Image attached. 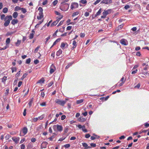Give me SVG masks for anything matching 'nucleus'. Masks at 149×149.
<instances>
[{"mask_svg": "<svg viewBox=\"0 0 149 149\" xmlns=\"http://www.w3.org/2000/svg\"><path fill=\"white\" fill-rule=\"evenodd\" d=\"M102 8H100L98 11L96 13V15H95V17H96L97 16H98L100 15L101 13Z\"/></svg>", "mask_w": 149, "mask_h": 149, "instance_id": "21", "label": "nucleus"}, {"mask_svg": "<svg viewBox=\"0 0 149 149\" xmlns=\"http://www.w3.org/2000/svg\"><path fill=\"white\" fill-rule=\"evenodd\" d=\"M32 33L30 34L29 36V38L30 39H32L33 38L34 36V35L35 33V32L33 30H32Z\"/></svg>", "mask_w": 149, "mask_h": 149, "instance_id": "17", "label": "nucleus"}, {"mask_svg": "<svg viewBox=\"0 0 149 149\" xmlns=\"http://www.w3.org/2000/svg\"><path fill=\"white\" fill-rule=\"evenodd\" d=\"M58 23V22L56 21H54L52 24L51 26H55Z\"/></svg>", "mask_w": 149, "mask_h": 149, "instance_id": "32", "label": "nucleus"}, {"mask_svg": "<svg viewBox=\"0 0 149 149\" xmlns=\"http://www.w3.org/2000/svg\"><path fill=\"white\" fill-rule=\"evenodd\" d=\"M18 22V20L17 19H13L11 22V24L13 25H15V24L17 23Z\"/></svg>", "mask_w": 149, "mask_h": 149, "instance_id": "14", "label": "nucleus"}, {"mask_svg": "<svg viewBox=\"0 0 149 149\" xmlns=\"http://www.w3.org/2000/svg\"><path fill=\"white\" fill-rule=\"evenodd\" d=\"M22 81H19L18 82V87H20L21 86V85L22 84Z\"/></svg>", "mask_w": 149, "mask_h": 149, "instance_id": "55", "label": "nucleus"}, {"mask_svg": "<svg viewBox=\"0 0 149 149\" xmlns=\"http://www.w3.org/2000/svg\"><path fill=\"white\" fill-rule=\"evenodd\" d=\"M9 89H7L6 91V92L5 93V95H8L9 93Z\"/></svg>", "mask_w": 149, "mask_h": 149, "instance_id": "54", "label": "nucleus"}, {"mask_svg": "<svg viewBox=\"0 0 149 149\" xmlns=\"http://www.w3.org/2000/svg\"><path fill=\"white\" fill-rule=\"evenodd\" d=\"M67 4H66L63 6L61 7L60 9L62 11H65L67 10L69 8V5L68 6Z\"/></svg>", "mask_w": 149, "mask_h": 149, "instance_id": "8", "label": "nucleus"}, {"mask_svg": "<svg viewBox=\"0 0 149 149\" xmlns=\"http://www.w3.org/2000/svg\"><path fill=\"white\" fill-rule=\"evenodd\" d=\"M80 2L83 4H86L87 3L86 0H81Z\"/></svg>", "mask_w": 149, "mask_h": 149, "instance_id": "36", "label": "nucleus"}, {"mask_svg": "<svg viewBox=\"0 0 149 149\" xmlns=\"http://www.w3.org/2000/svg\"><path fill=\"white\" fill-rule=\"evenodd\" d=\"M11 137V136L9 134L5 136V138L6 140H8Z\"/></svg>", "mask_w": 149, "mask_h": 149, "instance_id": "44", "label": "nucleus"}, {"mask_svg": "<svg viewBox=\"0 0 149 149\" xmlns=\"http://www.w3.org/2000/svg\"><path fill=\"white\" fill-rule=\"evenodd\" d=\"M66 100H62L58 99H57L55 100V102L58 104L62 106H63L64 104L66 103L67 100H68L66 99Z\"/></svg>", "mask_w": 149, "mask_h": 149, "instance_id": "2", "label": "nucleus"}, {"mask_svg": "<svg viewBox=\"0 0 149 149\" xmlns=\"http://www.w3.org/2000/svg\"><path fill=\"white\" fill-rule=\"evenodd\" d=\"M48 143L46 141L43 142L41 144V148H45L46 147Z\"/></svg>", "mask_w": 149, "mask_h": 149, "instance_id": "11", "label": "nucleus"}, {"mask_svg": "<svg viewBox=\"0 0 149 149\" xmlns=\"http://www.w3.org/2000/svg\"><path fill=\"white\" fill-rule=\"evenodd\" d=\"M120 42L123 45H127L124 39H121L120 41Z\"/></svg>", "mask_w": 149, "mask_h": 149, "instance_id": "19", "label": "nucleus"}, {"mask_svg": "<svg viewBox=\"0 0 149 149\" xmlns=\"http://www.w3.org/2000/svg\"><path fill=\"white\" fill-rule=\"evenodd\" d=\"M54 129L55 130V128H56L57 130L59 132H61L62 131L63 128L62 126L59 125H54L53 127Z\"/></svg>", "mask_w": 149, "mask_h": 149, "instance_id": "5", "label": "nucleus"}, {"mask_svg": "<svg viewBox=\"0 0 149 149\" xmlns=\"http://www.w3.org/2000/svg\"><path fill=\"white\" fill-rule=\"evenodd\" d=\"M12 70V72L13 73L14 72H16L17 71V69L16 67H13L11 68Z\"/></svg>", "mask_w": 149, "mask_h": 149, "instance_id": "30", "label": "nucleus"}, {"mask_svg": "<svg viewBox=\"0 0 149 149\" xmlns=\"http://www.w3.org/2000/svg\"><path fill=\"white\" fill-rule=\"evenodd\" d=\"M65 44L63 42L61 43L60 47L63 49H65Z\"/></svg>", "mask_w": 149, "mask_h": 149, "instance_id": "28", "label": "nucleus"}, {"mask_svg": "<svg viewBox=\"0 0 149 149\" xmlns=\"http://www.w3.org/2000/svg\"><path fill=\"white\" fill-rule=\"evenodd\" d=\"M36 139L35 138H32L31 139V141L32 142L34 143L36 142Z\"/></svg>", "mask_w": 149, "mask_h": 149, "instance_id": "47", "label": "nucleus"}, {"mask_svg": "<svg viewBox=\"0 0 149 149\" xmlns=\"http://www.w3.org/2000/svg\"><path fill=\"white\" fill-rule=\"evenodd\" d=\"M40 46H38L35 49L34 51V52L35 53H36L37 52L38 50H39V48H40Z\"/></svg>", "mask_w": 149, "mask_h": 149, "instance_id": "37", "label": "nucleus"}, {"mask_svg": "<svg viewBox=\"0 0 149 149\" xmlns=\"http://www.w3.org/2000/svg\"><path fill=\"white\" fill-rule=\"evenodd\" d=\"M8 11V9L6 7L4 8L3 9V12L4 13H6Z\"/></svg>", "mask_w": 149, "mask_h": 149, "instance_id": "29", "label": "nucleus"}, {"mask_svg": "<svg viewBox=\"0 0 149 149\" xmlns=\"http://www.w3.org/2000/svg\"><path fill=\"white\" fill-rule=\"evenodd\" d=\"M72 27L71 26H68L67 27V30H70L72 29Z\"/></svg>", "mask_w": 149, "mask_h": 149, "instance_id": "63", "label": "nucleus"}, {"mask_svg": "<svg viewBox=\"0 0 149 149\" xmlns=\"http://www.w3.org/2000/svg\"><path fill=\"white\" fill-rule=\"evenodd\" d=\"M89 15V13L88 12H86L84 13V15L86 17L88 16Z\"/></svg>", "mask_w": 149, "mask_h": 149, "instance_id": "58", "label": "nucleus"}, {"mask_svg": "<svg viewBox=\"0 0 149 149\" xmlns=\"http://www.w3.org/2000/svg\"><path fill=\"white\" fill-rule=\"evenodd\" d=\"M111 9H109L107 10H104V11L103 13V15L101 16V18H106V16L111 13Z\"/></svg>", "mask_w": 149, "mask_h": 149, "instance_id": "3", "label": "nucleus"}, {"mask_svg": "<svg viewBox=\"0 0 149 149\" xmlns=\"http://www.w3.org/2000/svg\"><path fill=\"white\" fill-rule=\"evenodd\" d=\"M62 51L61 49H59L56 52V55L57 56H59L60 55L62 54Z\"/></svg>", "mask_w": 149, "mask_h": 149, "instance_id": "24", "label": "nucleus"}, {"mask_svg": "<svg viewBox=\"0 0 149 149\" xmlns=\"http://www.w3.org/2000/svg\"><path fill=\"white\" fill-rule=\"evenodd\" d=\"M79 11H76L74 12L72 15V17H74L79 14Z\"/></svg>", "mask_w": 149, "mask_h": 149, "instance_id": "23", "label": "nucleus"}, {"mask_svg": "<svg viewBox=\"0 0 149 149\" xmlns=\"http://www.w3.org/2000/svg\"><path fill=\"white\" fill-rule=\"evenodd\" d=\"M7 79V77L4 76L2 79V81L3 82H4Z\"/></svg>", "mask_w": 149, "mask_h": 149, "instance_id": "39", "label": "nucleus"}, {"mask_svg": "<svg viewBox=\"0 0 149 149\" xmlns=\"http://www.w3.org/2000/svg\"><path fill=\"white\" fill-rule=\"evenodd\" d=\"M1 20L4 19L5 22L4 23V26L5 27L8 26L10 23V21L12 19V16L7 15L5 17L4 14H3L1 16Z\"/></svg>", "mask_w": 149, "mask_h": 149, "instance_id": "1", "label": "nucleus"}, {"mask_svg": "<svg viewBox=\"0 0 149 149\" xmlns=\"http://www.w3.org/2000/svg\"><path fill=\"white\" fill-rule=\"evenodd\" d=\"M90 145L91 146L95 147L96 146V144L95 143H91L90 144Z\"/></svg>", "mask_w": 149, "mask_h": 149, "instance_id": "56", "label": "nucleus"}, {"mask_svg": "<svg viewBox=\"0 0 149 149\" xmlns=\"http://www.w3.org/2000/svg\"><path fill=\"white\" fill-rule=\"evenodd\" d=\"M21 8L19 6H16L15 7V11H18L21 10Z\"/></svg>", "mask_w": 149, "mask_h": 149, "instance_id": "38", "label": "nucleus"}, {"mask_svg": "<svg viewBox=\"0 0 149 149\" xmlns=\"http://www.w3.org/2000/svg\"><path fill=\"white\" fill-rule=\"evenodd\" d=\"M47 3V0H45L42 3V4L43 5H45Z\"/></svg>", "mask_w": 149, "mask_h": 149, "instance_id": "61", "label": "nucleus"}, {"mask_svg": "<svg viewBox=\"0 0 149 149\" xmlns=\"http://www.w3.org/2000/svg\"><path fill=\"white\" fill-rule=\"evenodd\" d=\"M53 84V81H51L50 83H49L47 85V87H49L51 86Z\"/></svg>", "mask_w": 149, "mask_h": 149, "instance_id": "41", "label": "nucleus"}, {"mask_svg": "<svg viewBox=\"0 0 149 149\" xmlns=\"http://www.w3.org/2000/svg\"><path fill=\"white\" fill-rule=\"evenodd\" d=\"M56 70L55 67L54 66L52 65L50 67V74L53 73Z\"/></svg>", "mask_w": 149, "mask_h": 149, "instance_id": "10", "label": "nucleus"}, {"mask_svg": "<svg viewBox=\"0 0 149 149\" xmlns=\"http://www.w3.org/2000/svg\"><path fill=\"white\" fill-rule=\"evenodd\" d=\"M25 148V146L24 144H22L21 145V149H24Z\"/></svg>", "mask_w": 149, "mask_h": 149, "instance_id": "64", "label": "nucleus"}, {"mask_svg": "<svg viewBox=\"0 0 149 149\" xmlns=\"http://www.w3.org/2000/svg\"><path fill=\"white\" fill-rule=\"evenodd\" d=\"M123 27V24L120 25L118 27V30L121 29Z\"/></svg>", "mask_w": 149, "mask_h": 149, "instance_id": "51", "label": "nucleus"}, {"mask_svg": "<svg viewBox=\"0 0 149 149\" xmlns=\"http://www.w3.org/2000/svg\"><path fill=\"white\" fill-rule=\"evenodd\" d=\"M28 75V74L27 73H25L23 74V76L21 78V80H23L27 76V75Z\"/></svg>", "mask_w": 149, "mask_h": 149, "instance_id": "31", "label": "nucleus"}, {"mask_svg": "<svg viewBox=\"0 0 149 149\" xmlns=\"http://www.w3.org/2000/svg\"><path fill=\"white\" fill-rule=\"evenodd\" d=\"M55 136L54 135H52L50 137L48 138V139L50 141H52L54 138Z\"/></svg>", "mask_w": 149, "mask_h": 149, "instance_id": "43", "label": "nucleus"}, {"mask_svg": "<svg viewBox=\"0 0 149 149\" xmlns=\"http://www.w3.org/2000/svg\"><path fill=\"white\" fill-rule=\"evenodd\" d=\"M112 1L111 0H103L101 2V3H104L106 4L111 3Z\"/></svg>", "mask_w": 149, "mask_h": 149, "instance_id": "9", "label": "nucleus"}, {"mask_svg": "<svg viewBox=\"0 0 149 149\" xmlns=\"http://www.w3.org/2000/svg\"><path fill=\"white\" fill-rule=\"evenodd\" d=\"M18 15V14L17 12H15L13 13V16L14 18H16L17 17Z\"/></svg>", "mask_w": 149, "mask_h": 149, "instance_id": "20", "label": "nucleus"}, {"mask_svg": "<svg viewBox=\"0 0 149 149\" xmlns=\"http://www.w3.org/2000/svg\"><path fill=\"white\" fill-rule=\"evenodd\" d=\"M85 36V34L84 33H81L80 34V36L81 38H83Z\"/></svg>", "mask_w": 149, "mask_h": 149, "instance_id": "59", "label": "nucleus"}, {"mask_svg": "<svg viewBox=\"0 0 149 149\" xmlns=\"http://www.w3.org/2000/svg\"><path fill=\"white\" fill-rule=\"evenodd\" d=\"M83 146L85 147V149H86L88 147L87 144L85 143H82Z\"/></svg>", "mask_w": 149, "mask_h": 149, "instance_id": "40", "label": "nucleus"}, {"mask_svg": "<svg viewBox=\"0 0 149 149\" xmlns=\"http://www.w3.org/2000/svg\"><path fill=\"white\" fill-rule=\"evenodd\" d=\"M66 117V116L65 115H62L61 116V120H63Z\"/></svg>", "mask_w": 149, "mask_h": 149, "instance_id": "52", "label": "nucleus"}, {"mask_svg": "<svg viewBox=\"0 0 149 149\" xmlns=\"http://www.w3.org/2000/svg\"><path fill=\"white\" fill-rule=\"evenodd\" d=\"M58 2V1L57 0L54 1L53 2V5L55 6L57 3Z\"/></svg>", "mask_w": 149, "mask_h": 149, "instance_id": "48", "label": "nucleus"}, {"mask_svg": "<svg viewBox=\"0 0 149 149\" xmlns=\"http://www.w3.org/2000/svg\"><path fill=\"white\" fill-rule=\"evenodd\" d=\"M90 136V135L89 134H86L85 135V137L86 138H88Z\"/></svg>", "mask_w": 149, "mask_h": 149, "instance_id": "62", "label": "nucleus"}, {"mask_svg": "<svg viewBox=\"0 0 149 149\" xmlns=\"http://www.w3.org/2000/svg\"><path fill=\"white\" fill-rule=\"evenodd\" d=\"M101 0H96V1L93 3L94 5H96L99 3Z\"/></svg>", "mask_w": 149, "mask_h": 149, "instance_id": "46", "label": "nucleus"}, {"mask_svg": "<svg viewBox=\"0 0 149 149\" xmlns=\"http://www.w3.org/2000/svg\"><path fill=\"white\" fill-rule=\"evenodd\" d=\"M63 17V16L62 15H61L59 16V17H57L56 18V20L58 23L60 20Z\"/></svg>", "mask_w": 149, "mask_h": 149, "instance_id": "25", "label": "nucleus"}, {"mask_svg": "<svg viewBox=\"0 0 149 149\" xmlns=\"http://www.w3.org/2000/svg\"><path fill=\"white\" fill-rule=\"evenodd\" d=\"M31 59L30 58H29L26 60V64H29L31 62Z\"/></svg>", "mask_w": 149, "mask_h": 149, "instance_id": "42", "label": "nucleus"}, {"mask_svg": "<svg viewBox=\"0 0 149 149\" xmlns=\"http://www.w3.org/2000/svg\"><path fill=\"white\" fill-rule=\"evenodd\" d=\"M72 45H73V47H72V49H74L76 47L77 44L75 40H74L72 42Z\"/></svg>", "mask_w": 149, "mask_h": 149, "instance_id": "18", "label": "nucleus"}, {"mask_svg": "<svg viewBox=\"0 0 149 149\" xmlns=\"http://www.w3.org/2000/svg\"><path fill=\"white\" fill-rule=\"evenodd\" d=\"M21 43V41L18 40L15 43V45L17 46H18Z\"/></svg>", "mask_w": 149, "mask_h": 149, "instance_id": "34", "label": "nucleus"}, {"mask_svg": "<svg viewBox=\"0 0 149 149\" xmlns=\"http://www.w3.org/2000/svg\"><path fill=\"white\" fill-rule=\"evenodd\" d=\"M84 100L83 99H81L77 100L76 101V103L77 104H81L83 102Z\"/></svg>", "mask_w": 149, "mask_h": 149, "instance_id": "27", "label": "nucleus"}, {"mask_svg": "<svg viewBox=\"0 0 149 149\" xmlns=\"http://www.w3.org/2000/svg\"><path fill=\"white\" fill-rule=\"evenodd\" d=\"M10 38H8L6 40V46L8 48L9 47V44L10 43Z\"/></svg>", "mask_w": 149, "mask_h": 149, "instance_id": "12", "label": "nucleus"}, {"mask_svg": "<svg viewBox=\"0 0 149 149\" xmlns=\"http://www.w3.org/2000/svg\"><path fill=\"white\" fill-rule=\"evenodd\" d=\"M70 145L69 144H66L64 145V147L66 148H67L69 147H70Z\"/></svg>", "mask_w": 149, "mask_h": 149, "instance_id": "53", "label": "nucleus"}, {"mask_svg": "<svg viewBox=\"0 0 149 149\" xmlns=\"http://www.w3.org/2000/svg\"><path fill=\"white\" fill-rule=\"evenodd\" d=\"M12 140L14 141L15 143H18V141L19 140V137H12Z\"/></svg>", "mask_w": 149, "mask_h": 149, "instance_id": "13", "label": "nucleus"}, {"mask_svg": "<svg viewBox=\"0 0 149 149\" xmlns=\"http://www.w3.org/2000/svg\"><path fill=\"white\" fill-rule=\"evenodd\" d=\"M44 117V115L42 114L40 116L38 117L39 119L41 120Z\"/></svg>", "mask_w": 149, "mask_h": 149, "instance_id": "45", "label": "nucleus"}, {"mask_svg": "<svg viewBox=\"0 0 149 149\" xmlns=\"http://www.w3.org/2000/svg\"><path fill=\"white\" fill-rule=\"evenodd\" d=\"M29 102L28 104H29V107H30L31 106V105L33 102V98H32L31 99H30L29 100Z\"/></svg>", "mask_w": 149, "mask_h": 149, "instance_id": "22", "label": "nucleus"}, {"mask_svg": "<svg viewBox=\"0 0 149 149\" xmlns=\"http://www.w3.org/2000/svg\"><path fill=\"white\" fill-rule=\"evenodd\" d=\"M21 10L23 13H25L27 11L26 9L24 8H21Z\"/></svg>", "mask_w": 149, "mask_h": 149, "instance_id": "33", "label": "nucleus"}, {"mask_svg": "<svg viewBox=\"0 0 149 149\" xmlns=\"http://www.w3.org/2000/svg\"><path fill=\"white\" fill-rule=\"evenodd\" d=\"M79 6L78 4L76 2H73L71 4V9L73 10L77 8Z\"/></svg>", "mask_w": 149, "mask_h": 149, "instance_id": "6", "label": "nucleus"}, {"mask_svg": "<svg viewBox=\"0 0 149 149\" xmlns=\"http://www.w3.org/2000/svg\"><path fill=\"white\" fill-rule=\"evenodd\" d=\"M45 81V80L43 78H41L37 82V83H43Z\"/></svg>", "mask_w": 149, "mask_h": 149, "instance_id": "26", "label": "nucleus"}, {"mask_svg": "<svg viewBox=\"0 0 149 149\" xmlns=\"http://www.w3.org/2000/svg\"><path fill=\"white\" fill-rule=\"evenodd\" d=\"M86 120V119L82 117H80L78 119V120L80 122H84Z\"/></svg>", "mask_w": 149, "mask_h": 149, "instance_id": "15", "label": "nucleus"}, {"mask_svg": "<svg viewBox=\"0 0 149 149\" xmlns=\"http://www.w3.org/2000/svg\"><path fill=\"white\" fill-rule=\"evenodd\" d=\"M63 21H64L63 20L61 21L60 22V23L58 24L57 25V26H59L63 24Z\"/></svg>", "mask_w": 149, "mask_h": 149, "instance_id": "57", "label": "nucleus"}, {"mask_svg": "<svg viewBox=\"0 0 149 149\" xmlns=\"http://www.w3.org/2000/svg\"><path fill=\"white\" fill-rule=\"evenodd\" d=\"M28 132V129L26 127H23L19 135L21 136H24Z\"/></svg>", "mask_w": 149, "mask_h": 149, "instance_id": "4", "label": "nucleus"}, {"mask_svg": "<svg viewBox=\"0 0 149 149\" xmlns=\"http://www.w3.org/2000/svg\"><path fill=\"white\" fill-rule=\"evenodd\" d=\"M38 10L39 11V13H42L43 14L42 11H43V9L41 7H39L38 9Z\"/></svg>", "mask_w": 149, "mask_h": 149, "instance_id": "35", "label": "nucleus"}, {"mask_svg": "<svg viewBox=\"0 0 149 149\" xmlns=\"http://www.w3.org/2000/svg\"><path fill=\"white\" fill-rule=\"evenodd\" d=\"M125 81V80L124 79V78L123 77H122V78L120 80V81L119 82H123L124 83Z\"/></svg>", "mask_w": 149, "mask_h": 149, "instance_id": "49", "label": "nucleus"}, {"mask_svg": "<svg viewBox=\"0 0 149 149\" xmlns=\"http://www.w3.org/2000/svg\"><path fill=\"white\" fill-rule=\"evenodd\" d=\"M141 86L140 84L138 83L135 87V88H139Z\"/></svg>", "mask_w": 149, "mask_h": 149, "instance_id": "60", "label": "nucleus"}, {"mask_svg": "<svg viewBox=\"0 0 149 149\" xmlns=\"http://www.w3.org/2000/svg\"><path fill=\"white\" fill-rule=\"evenodd\" d=\"M43 17V14L39 13V15L37 16V18L38 20H40Z\"/></svg>", "mask_w": 149, "mask_h": 149, "instance_id": "16", "label": "nucleus"}, {"mask_svg": "<svg viewBox=\"0 0 149 149\" xmlns=\"http://www.w3.org/2000/svg\"><path fill=\"white\" fill-rule=\"evenodd\" d=\"M77 126L79 129L82 128V130L83 132H87L88 131L87 129H85V126L84 125L82 126L81 125H77Z\"/></svg>", "mask_w": 149, "mask_h": 149, "instance_id": "7", "label": "nucleus"}, {"mask_svg": "<svg viewBox=\"0 0 149 149\" xmlns=\"http://www.w3.org/2000/svg\"><path fill=\"white\" fill-rule=\"evenodd\" d=\"M40 105L42 107L45 106H46V103L45 102H43L40 104Z\"/></svg>", "mask_w": 149, "mask_h": 149, "instance_id": "50", "label": "nucleus"}]
</instances>
